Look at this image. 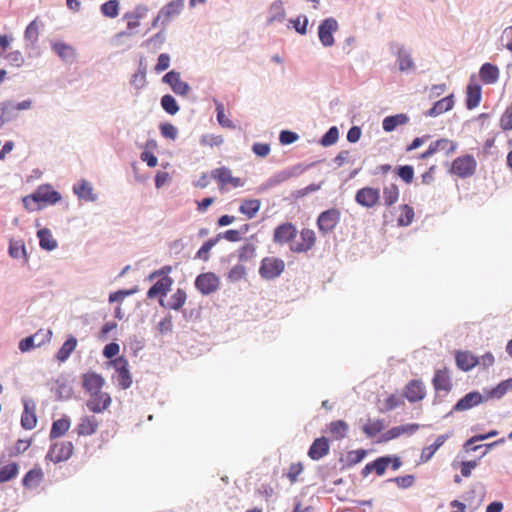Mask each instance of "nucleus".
Wrapping results in <instances>:
<instances>
[{
  "label": "nucleus",
  "instance_id": "obj_1",
  "mask_svg": "<svg viewBox=\"0 0 512 512\" xmlns=\"http://www.w3.org/2000/svg\"><path fill=\"white\" fill-rule=\"evenodd\" d=\"M388 48L389 52L396 58L400 72L408 73L416 69L410 48H407L403 43L398 41H391L388 44Z\"/></svg>",
  "mask_w": 512,
  "mask_h": 512
},
{
  "label": "nucleus",
  "instance_id": "obj_2",
  "mask_svg": "<svg viewBox=\"0 0 512 512\" xmlns=\"http://www.w3.org/2000/svg\"><path fill=\"white\" fill-rule=\"evenodd\" d=\"M341 219V213L337 208H330L318 215L317 228L319 232L326 236L333 232Z\"/></svg>",
  "mask_w": 512,
  "mask_h": 512
},
{
  "label": "nucleus",
  "instance_id": "obj_3",
  "mask_svg": "<svg viewBox=\"0 0 512 512\" xmlns=\"http://www.w3.org/2000/svg\"><path fill=\"white\" fill-rule=\"evenodd\" d=\"M477 167V162L472 155H464L457 157L452 165L450 172L457 175L460 178H468L472 176Z\"/></svg>",
  "mask_w": 512,
  "mask_h": 512
},
{
  "label": "nucleus",
  "instance_id": "obj_4",
  "mask_svg": "<svg viewBox=\"0 0 512 512\" xmlns=\"http://www.w3.org/2000/svg\"><path fill=\"white\" fill-rule=\"evenodd\" d=\"M432 384L436 392L434 402H440L442 400L441 398L447 395L452 389L449 371L446 368L436 370Z\"/></svg>",
  "mask_w": 512,
  "mask_h": 512
},
{
  "label": "nucleus",
  "instance_id": "obj_5",
  "mask_svg": "<svg viewBox=\"0 0 512 512\" xmlns=\"http://www.w3.org/2000/svg\"><path fill=\"white\" fill-rule=\"evenodd\" d=\"M285 264L282 259L275 257H266L261 261L259 274L266 280H272L280 276L284 271Z\"/></svg>",
  "mask_w": 512,
  "mask_h": 512
},
{
  "label": "nucleus",
  "instance_id": "obj_6",
  "mask_svg": "<svg viewBox=\"0 0 512 512\" xmlns=\"http://www.w3.org/2000/svg\"><path fill=\"white\" fill-rule=\"evenodd\" d=\"M484 401H486V398L480 392L471 391L456 402L452 410L445 416V418H447L454 412H463L470 410L478 406L479 404L483 403Z\"/></svg>",
  "mask_w": 512,
  "mask_h": 512
},
{
  "label": "nucleus",
  "instance_id": "obj_7",
  "mask_svg": "<svg viewBox=\"0 0 512 512\" xmlns=\"http://www.w3.org/2000/svg\"><path fill=\"white\" fill-rule=\"evenodd\" d=\"M338 30V22L335 18L329 17L324 19L318 27V37L324 47L334 45L333 33Z\"/></svg>",
  "mask_w": 512,
  "mask_h": 512
},
{
  "label": "nucleus",
  "instance_id": "obj_8",
  "mask_svg": "<svg viewBox=\"0 0 512 512\" xmlns=\"http://www.w3.org/2000/svg\"><path fill=\"white\" fill-rule=\"evenodd\" d=\"M162 82L169 85L171 90L178 96H186L191 87L187 82L181 80V74L178 71L171 70L162 77Z\"/></svg>",
  "mask_w": 512,
  "mask_h": 512
},
{
  "label": "nucleus",
  "instance_id": "obj_9",
  "mask_svg": "<svg viewBox=\"0 0 512 512\" xmlns=\"http://www.w3.org/2000/svg\"><path fill=\"white\" fill-rule=\"evenodd\" d=\"M112 365L117 372L118 386L123 390L130 388L132 385V376L129 371L128 361L124 357H118L112 361Z\"/></svg>",
  "mask_w": 512,
  "mask_h": 512
},
{
  "label": "nucleus",
  "instance_id": "obj_10",
  "mask_svg": "<svg viewBox=\"0 0 512 512\" xmlns=\"http://www.w3.org/2000/svg\"><path fill=\"white\" fill-rule=\"evenodd\" d=\"M219 278L212 272L202 273L195 279V287L203 295H209L219 288Z\"/></svg>",
  "mask_w": 512,
  "mask_h": 512
},
{
  "label": "nucleus",
  "instance_id": "obj_11",
  "mask_svg": "<svg viewBox=\"0 0 512 512\" xmlns=\"http://www.w3.org/2000/svg\"><path fill=\"white\" fill-rule=\"evenodd\" d=\"M74 446L70 441H63L51 445L47 457L54 463L67 461L73 454Z\"/></svg>",
  "mask_w": 512,
  "mask_h": 512
},
{
  "label": "nucleus",
  "instance_id": "obj_12",
  "mask_svg": "<svg viewBox=\"0 0 512 512\" xmlns=\"http://www.w3.org/2000/svg\"><path fill=\"white\" fill-rule=\"evenodd\" d=\"M380 200V190L373 187H363L355 194V201L364 208L374 207Z\"/></svg>",
  "mask_w": 512,
  "mask_h": 512
},
{
  "label": "nucleus",
  "instance_id": "obj_13",
  "mask_svg": "<svg viewBox=\"0 0 512 512\" xmlns=\"http://www.w3.org/2000/svg\"><path fill=\"white\" fill-rule=\"evenodd\" d=\"M24 410L21 415V426L25 430H32L37 424L36 404L31 398L22 399Z\"/></svg>",
  "mask_w": 512,
  "mask_h": 512
},
{
  "label": "nucleus",
  "instance_id": "obj_14",
  "mask_svg": "<svg viewBox=\"0 0 512 512\" xmlns=\"http://www.w3.org/2000/svg\"><path fill=\"white\" fill-rule=\"evenodd\" d=\"M61 198V194L54 190L49 184L40 185L33 193V199L37 200L38 204L43 202L45 204L55 205Z\"/></svg>",
  "mask_w": 512,
  "mask_h": 512
},
{
  "label": "nucleus",
  "instance_id": "obj_15",
  "mask_svg": "<svg viewBox=\"0 0 512 512\" xmlns=\"http://www.w3.org/2000/svg\"><path fill=\"white\" fill-rule=\"evenodd\" d=\"M485 495V486L481 482H477L473 484L467 492H465L463 498L470 506H472V511H474L482 504Z\"/></svg>",
  "mask_w": 512,
  "mask_h": 512
},
{
  "label": "nucleus",
  "instance_id": "obj_16",
  "mask_svg": "<svg viewBox=\"0 0 512 512\" xmlns=\"http://www.w3.org/2000/svg\"><path fill=\"white\" fill-rule=\"evenodd\" d=\"M300 240L291 244L290 249L295 253H303L310 250L316 241L315 232L311 229L305 228L300 232Z\"/></svg>",
  "mask_w": 512,
  "mask_h": 512
},
{
  "label": "nucleus",
  "instance_id": "obj_17",
  "mask_svg": "<svg viewBox=\"0 0 512 512\" xmlns=\"http://www.w3.org/2000/svg\"><path fill=\"white\" fill-rule=\"evenodd\" d=\"M104 384V378L96 372H87L82 376L83 389L89 394L101 392Z\"/></svg>",
  "mask_w": 512,
  "mask_h": 512
},
{
  "label": "nucleus",
  "instance_id": "obj_18",
  "mask_svg": "<svg viewBox=\"0 0 512 512\" xmlns=\"http://www.w3.org/2000/svg\"><path fill=\"white\" fill-rule=\"evenodd\" d=\"M111 404V397L106 392L90 394V399L86 401V407L93 413H101Z\"/></svg>",
  "mask_w": 512,
  "mask_h": 512
},
{
  "label": "nucleus",
  "instance_id": "obj_19",
  "mask_svg": "<svg viewBox=\"0 0 512 512\" xmlns=\"http://www.w3.org/2000/svg\"><path fill=\"white\" fill-rule=\"evenodd\" d=\"M183 8L184 0H172L165 4L158 12L163 18V27L165 28L173 18L180 15Z\"/></svg>",
  "mask_w": 512,
  "mask_h": 512
},
{
  "label": "nucleus",
  "instance_id": "obj_20",
  "mask_svg": "<svg viewBox=\"0 0 512 512\" xmlns=\"http://www.w3.org/2000/svg\"><path fill=\"white\" fill-rule=\"evenodd\" d=\"M475 75L470 77V82L466 88V108L468 110H472L476 108L481 101L482 97V89L481 86L477 83H474Z\"/></svg>",
  "mask_w": 512,
  "mask_h": 512
},
{
  "label": "nucleus",
  "instance_id": "obj_21",
  "mask_svg": "<svg viewBox=\"0 0 512 512\" xmlns=\"http://www.w3.org/2000/svg\"><path fill=\"white\" fill-rule=\"evenodd\" d=\"M297 235L296 227L289 222L282 223L274 230L273 240L279 244H285L294 239Z\"/></svg>",
  "mask_w": 512,
  "mask_h": 512
},
{
  "label": "nucleus",
  "instance_id": "obj_22",
  "mask_svg": "<svg viewBox=\"0 0 512 512\" xmlns=\"http://www.w3.org/2000/svg\"><path fill=\"white\" fill-rule=\"evenodd\" d=\"M425 395V386L420 380H411L405 386L404 396L411 403L421 401Z\"/></svg>",
  "mask_w": 512,
  "mask_h": 512
},
{
  "label": "nucleus",
  "instance_id": "obj_23",
  "mask_svg": "<svg viewBox=\"0 0 512 512\" xmlns=\"http://www.w3.org/2000/svg\"><path fill=\"white\" fill-rule=\"evenodd\" d=\"M51 48L53 52L66 63H72L76 59V49L70 44L61 41H53L51 42Z\"/></svg>",
  "mask_w": 512,
  "mask_h": 512
},
{
  "label": "nucleus",
  "instance_id": "obj_24",
  "mask_svg": "<svg viewBox=\"0 0 512 512\" xmlns=\"http://www.w3.org/2000/svg\"><path fill=\"white\" fill-rule=\"evenodd\" d=\"M73 193L80 200H85L88 202H95L98 199V195L94 193L92 184L85 179H82L73 185Z\"/></svg>",
  "mask_w": 512,
  "mask_h": 512
},
{
  "label": "nucleus",
  "instance_id": "obj_25",
  "mask_svg": "<svg viewBox=\"0 0 512 512\" xmlns=\"http://www.w3.org/2000/svg\"><path fill=\"white\" fill-rule=\"evenodd\" d=\"M329 448V441L326 437L317 438L311 444L308 456L312 460H320L329 453Z\"/></svg>",
  "mask_w": 512,
  "mask_h": 512
},
{
  "label": "nucleus",
  "instance_id": "obj_26",
  "mask_svg": "<svg viewBox=\"0 0 512 512\" xmlns=\"http://www.w3.org/2000/svg\"><path fill=\"white\" fill-rule=\"evenodd\" d=\"M454 106V95L450 94L438 101H436L433 106L425 112V115L428 117H436L439 116L449 110H451Z\"/></svg>",
  "mask_w": 512,
  "mask_h": 512
},
{
  "label": "nucleus",
  "instance_id": "obj_27",
  "mask_svg": "<svg viewBox=\"0 0 512 512\" xmlns=\"http://www.w3.org/2000/svg\"><path fill=\"white\" fill-rule=\"evenodd\" d=\"M173 284V280L169 276L161 277L157 282H155L147 291V297L152 299L157 296H165L167 292L170 290Z\"/></svg>",
  "mask_w": 512,
  "mask_h": 512
},
{
  "label": "nucleus",
  "instance_id": "obj_28",
  "mask_svg": "<svg viewBox=\"0 0 512 512\" xmlns=\"http://www.w3.org/2000/svg\"><path fill=\"white\" fill-rule=\"evenodd\" d=\"M286 17V11L282 0H275L268 9L267 25L275 22L282 23Z\"/></svg>",
  "mask_w": 512,
  "mask_h": 512
},
{
  "label": "nucleus",
  "instance_id": "obj_29",
  "mask_svg": "<svg viewBox=\"0 0 512 512\" xmlns=\"http://www.w3.org/2000/svg\"><path fill=\"white\" fill-rule=\"evenodd\" d=\"M186 299V292L183 289L178 288L177 291L170 296L167 302H165L163 299H160L159 304L164 308L178 311L183 307Z\"/></svg>",
  "mask_w": 512,
  "mask_h": 512
},
{
  "label": "nucleus",
  "instance_id": "obj_30",
  "mask_svg": "<svg viewBox=\"0 0 512 512\" xmlns=\"http://www.w3.org/2000/svg\"><path fill=\"white\" fill-rule=\"evenodd\" d=\"M98 425L95 416H84L77 425V433L79 436H90L97 431Z\"/></svg>",
  "mask_w": 512,
  "mask_h": 512
},
{
  "label": "nucleus",
  "instance_id": "obj_31",
  "mask_svg": "<svg viewBox=\"0 0 512 512\" xmlns=\"http://www.w3.org/2000/svg\"><path fill=\"white\" fill-rule=\"evenodd\" d=\"M450 436L451 433L439 435L433 444L423 448L420 456L421 462H428L436 453V451L450 438Z\"/></svg>",
  "mask_w": 512,
  "mask_h": 512
},
{
  "label": "nucleus",
  "instance_id": "obj_32",
  "mask_svg": "<svg viewBox=\"0 0 512 512\" xmlns=\"http://www.w3.org/2000/svg\"><path fill=\"white\" fill-rule=\"evenodd\" d=\"M456 364L462 371H469L478 365V357L467 351H460L456 354Z\"/></svg>",
  "mask_w": 512,
  "mask_h": 512
},
{
  "label": "nucleus",
  "instance_id": "obj_33",
  "mask_svg": "<svg viewBox=\"0 0 512 512\" xmlns=\"http://www.w3.org/2000/svg\"><path fill=\"white\" fill-rule=\"evenodd\" d=\"M479 77L485 84H494L499 79V69L491 63H484L480 67Z\"/></svg>",
  "mask_w": 512,
  "mask_h": 512
},
{
  "label": "nucleus",
  "instance_id": "obj_34",
  "mask_svg": "<svg viewBox=\"0 0 512 512\" xmlns=\"http://www.w3.org/2000/svg\"><path fill=\"white\" fill-rule=\"evenodd\" d=\"M409 122V117L404 114H395L391 116H387L382 121V128L385 132H392L394 131L397 126L399 125H405Z\"/></svg>",
  "mask_w": 512,
  "mask_h": 512
},
{
  "label": "nucleus",
  "instance_id": "obj_35",
  "mask_svg": "<svg viewBox=\"0 0 512 512\" xmlns=\"http://www.w3.org/2000/svg\"><path fill=\"white\" fill-rule=\"evenodd\" d=\"M39 245L43 250L53 251L57 248L58 243L53 238L51 231L48 228H42L37 231Z\"/></svg>",
  "mask_w": 512,
  "mask_h": 512
},
{
  "label": "nucleus",
  "instance_id": "obj_36",
  "mask_svg": "<svg viewBox=\"0 0 512 512\" xmlns=\"http://www.w3.org/2000/svg\"><path fill=\"white\" fill-rule=\"evenodd\" d=\"M71 421L68 416H63L62 418L55 420L52 423V427L49 433L50 439H56L63 436L70 428Z\"/></svg>",
  "mask_w": 512,
  "mask_h": 512
},
{
  "label": "nucleus",
  "instance_id": "obj_37",
  "mask_svg": "<svg viewBox=\"0 0 512 512\" xmlns=\"http://www.w3.org/2000/svg\"><path fill=\"white\" fill-rule=\"evenodd\" d=\"M77 339L74 336H69L66 341L62 344L60 349L56 353V359L59 362H65L68 360L72 352L77 346Z\"/></svg>",
  "mask_w": 512,
  "mask_h": 512
},
{
  "label": "nucleus",
  "instance_id": "obj_38",
  "mask_svg": "<svg viewBox=\"0 0 512 512\" xmlns=\"http://www.w3.org/2000/svg\"><path fill=\"white\" fill-rule=\"evenodd\" d=\"M44 474L41 468L29 470L22 479V484L26 488H35L43 480Z\"/></svg>",
  "mask_w": 512,
  "mask_h": 512
},
{
  "label": "nucleus",
  "instance_id": "obj_39",
  "mask_svg": "<svg viewBox=\"0 0 512 512\" xmlns=\"http://www.w3.org/2000/svg\"><path fill=\"white\" fill-rule=\"evenodd\" d=\"M166 41L165 28L163 27L159 32H157L152 37L148 38L146 41L142 43V46L146 47L148 50L152 52H156L160 50L163 44Z\"/></svg>",
  "mask_w": 512,
  "mask_h": 512
},
{
  "label": "nucleus",
  "instance_id": "obj_40",
  "mask_svg": "<svg viewBox=\"0 0 512 512\" xmlns=\"http://www.w3.org/2000/svg\"><path fill=\"white\" fill-rule=\"evenodd\" d=\"M39 37V26L37 20L31 21L25 29L24 40L26 42V48H34Z\"/></svg>",
  "mask_w": 512,
  "mask_h": 512
},
{
  "label": "nucleus",
  "instance_id": "obj_41",
  "mask_svg": "<svg viewBox=\"0 0 512 512\" xmlns=\"http://www.w3.org/2000/svg\"><path fill=\"white\" fill-rule=\"evenodd\" d=\"M505 443V438H500L492 443H488V444H480V445H476L473 444L471 445L470 447H463V450L466 452V453H471V452H476V451H479V450H482L480 456L478 457V459L480 460L481 458H483L492 448L498 446V445H501Z\"/></svg>",
  "mask_w": 512,
  "mask_h": 512
},
{
  "label": "nucleus",
  "instance_id": "obj_42",
  "mask_svg": "<svg viewBox=\"0 0 512 512\" xmlns=\"http://www.w3.org/2000/svg\"><path fill=\"white\" fill-rule=\"evenodd\" d=\"M287 180H288L287 174L285 173L284 170H281V171L277 172L276 174H274L273 176H271L266 182L261 184L259 187V191L260 192L268 191L271 188L276 187V186L286 182Z\"/></svg>",
  "mask_w": 512,
  "mask_h": 512
},
{
  "label": "nucleus",
  "instance_id": "obj_43",
  "mask_svg": "<svg viewBox=\"0 0 512 512\" xmlns=\"http://www.w3.org/2000/svg\"><path fill=\"white\" fill-rule=\"evenodd\" d=\"M261 202L258 199H247L239 207V211L249 219L253 218L259 211Z\"/></svg>",
  "mask_w": 512,
  "mask_h": 512
},
{
  "label": "nucleus",
  "instance_id": "obj_44",
  "mask_svg": "<svg viewBox=\"0 0 512 512\" xmlns=\"http://www.w3.org/2000/svg\"><path fill=\"white\" fill-rule=\"evenodd\" d=\"M160 105L162 109L170 115H175L180 110L176 99L170 94H165L161 97Z\"/></svg>",
  "mask_w": 512,
  "mask_h": 512
},
{
  "label": "nucleus",
  "instance_id": "obj_45",
  "mask_svg": "<svg viewBox=\"0 0 512 512\" xmlns=\"http://www.w3.org/2000/svg\"><path fill=\"white\" fill-rule=\"evenodd\" d=\"M385 428L384 420L377 419L375 421H369L362 426V431L369 438L376 436Z\"/></svg>",
  "mask_w": 512,
  "mask_h": 512
},
{
  "label": "nucleus",
  "instance_id": "obj_46",
  "mask_svg": "<svg viewBox=\"0 0 512 512\" xmlns=\"http://www.w3.org/2000/svg\"><path fill=\"white\" fill-rule=\"evenodd\" d=\"M0 115L5 122H11L18 118V113L15 112L13 101H4L0 103Z\"/></svg>",
  "mask_w": 512,
  "mask_h": 512
},
{
  "label": "nucleus",
  "instance_id": "obj_47",
  "mask_svg": "<svg viewBox=\"0 0 512 512\" xmlns=\"http://www.w3.org/2000/svg\"><path fill=\"white\" fill-rule=\"evenodd\" d=\"M18 469V464L15 462L0 466V483H5L15 478L18 474Z\"/></svg>",
  "mask_w": 512,
  "mask_h": 512
},
{
  "label": "nucleus",
  "instance_id": "obj_48",
  "mask_svg": "<svg viewBox=\"0 0 512 512\" xmlns=\"http://www.w3.org/2000/svg\"><path fill=\"white\" fill-rule=\"evenodd\" d=\"M399 189L396 184H390L383 188V199L386 206H391L398 201Z\"/></svg>",
  "mask_w": 512,
  "mask_h": 512
},
{
  "label": "nucleus",
  "instance_id": "obj_49",
  "mask_svg": "<svg viewBox=\"0 0 512 512\" xmlns=\"http://www.w3.org/2000/svg\"><path fill=\"white\" fill-rule=\"evenodd\" d=\"M8 254L10 257L14 259H19L21 257L26 258V248L21 240H10Z\"/></svg>",
  "mask_w": 512,
  "mask_h": 512
},
{
  "label": "nucleus",
  "instance_id": "obj_50",
  "mask_svg": "<svg viewBox=\"0 0 512 512\" xmlns=\"http://www.w3.org/2000/svg\"><path fill=\"white\" fill-rule=\"evenodd\" d=\"M348 424L343 420L333 421L329 425L330 433L337 439L344 438L348 432Z\"/></svg>",
  "mask_w": 512,
  "mask_h": 512
},
{
  "label": "nucleus",
  "instance_id": "obj_51",
  "mask_svg": "<svg viewBox=\"0 0 512 512\" xmlns=\"http://www.w3.org/2000/svg\"><path fill=\"white\" fill-rule=\"evenodd\" d=\"M339 139V130L336 126L330 127L319 140L320 145L329 147L334 145Z\"/></svg>",
  "mask_w": 512,
  "mask_h": 512
},
{
  "label": "nucleus",
  "instance_id": "obj_52",
  "mask_svg": "<svg viewBox=\"0 0 512 512\" xmlns=\"http://www.w3.org/2000/svg\"><path fill=\"white\" fill-rule=\"evenodd\" d=\"M101 13L108 18H116L119 15V1L109 0L100 7Z\"/></svg>",
  "mask_w": 512,
  "mask_h": 512
},
{
  "label": "nucleus",
  "instance_id": "obj_53",
  "mask_svg": "<svg viewBox=\"0 0 512 512\" xmlns=\"http://www.w3.org/2000/svg\"><path fill=\"white\" fill-rule=\"evenodd\" d=\"M1 58L5 59L7 63L13 67L20 68L24 65L25 58L21 51L14 50L7 52Z\"/></svg>",
  "mask_w": 512,
  "mask_h": 512
},
{
  "label": "nucleus",
  "instance_id": "obj_54",
  "mask_svg": "<svg viewBox=\"0 0 512 512\" xmlns=\"http://www.w3.org/2000/svg\"><path fill=\"white\" fill-rule=\"evenodd\" d=\"M434 146L437 152L444 151L447 156L454 153L457 149V143L446 138H441L434 141Z\"/></svg>",
  "mask_w": 512,
  "mask_h": 512
},
{
  "label": "nucleus",
  "instance_id": "obj_55",
  "mask_svg": "<svg viewBox=\"0 0 512 512\" xmlns=\"http://www.w3.org/2000/svg\"><path fill=\"white\" fill-rule=\"evenodd\" d=\"M218 243V239L216 237L210 238L205 241L200 249L197 251L195 258L201 259L203 261H208L210 250Z\"/></svg>",
  "mask_w": 512,
  "mask_h": 512
},
{
  "label": "nucleus",
  "instance_id": "obj_56",
  "mask_svg": "<svg viewBox=\"0 0 512 512\" xmlns=\"http://www.w3.org/2000/svg\"><path fill=\"white\" fill-rule=\"evenodd\" d=\"M231 170L227 167H220L211 171L212 178L216 179L220 184H228L231 180Z\"/></svg>",
  "mask_w": 512,
  "mask_h": 512
},
{
  "label": "nucleus",
  "instance_id": "obj_57",
  "mask_svg": "<svg viewBox=\"0 0 512 512\" xmlns=\"http://www.w3.org/2000/svg\"><path fill=\"white\" fill-rule=\"evenodd\" d=\"M414 218V210L411 206L404 204L402 206V212L400 217L398 218L399 226H409Z\"/></svg>",
  "mask_w": 512,
  "mask_h": 512
},
{
  "label": "nucleus",
  "instance_id": "obj_58",
  "mask_svg": "<svg viewBox=\"0 0 512 512\" xmlns=\"http://www.w3.org/2000/svg\"><path fill=\"white\" fill-rule=\"evenodd\" d=\"M292 27L295 29V31L301 35L306 34L307 32V26H308V18L305 15H299L298 17L294 19L289 20Z\"/></svg>",
  "mask_w": 512,
  "mask_h": 512
},
{
  "label": "nucleus",
  "instance_id": "obj_59",
  "mask_svg": "<svg viewBox=\"0 0 512 512\" xmlns=\"http://www.w3.org/2000/svg\"><path fill=\"white\" fill-rule=\"evenodd\" d=\"M238 252L239 261L247 262L255 256V246L251 243H247L243 245Z\"/></svg>",
  "mask_w": 512,
  "mask_h": 512
},
{
  "label": "nucleus",
  "instance_id": "obj_60",
  "mask_svg": "<svg viewBox=\"0 0 512 512\" xmlns=\"http://www.w3.org/2000/svg\"><path fill=\"white\" fill-rule=\"evenodd\" d=\"M312 166V164H303L298 163L296 165H293L291 167H288L284 169L285 173L287 174L288 180L293 177H298L301 174H303L307 169H309Z\"/></svg>",
  "mask_w": 512,
  "mask_h": 512
},
{
  "label": "nucleus",
  "instance_id": "obj_61",
  "mask_svg": "<svg viewBox=\"0 0 512 512\" xmlns=\"http://www.w3.org/2000/svg\"><path fill=\"white\" fill-rule=\"evenodd\" d=\"M373 469L378 476H382L390 465V459L385 456L378 457L372 461Z\"/></svg>",
  "mask_w": 512,
  "mask_h": 512
},
{
  "label": "nucleus",
  "instance_id": "obj_62",
  "mask_svg": "<svg viewBox=\"0 0 512 512\" xmlns=\"http://www.w3.org/2000/svg\"><path fill=\"white\" fill-rule=\"evenodd\" d=\"M224 142V139L220 135L204 134L200 139V143L203 146H220Z\"/></svg>",
  "mask_w": 512,
  "mask_h": 512
},
{
  "label": "nucleus",
  "instance_id": "obj_63",
  "mask_svg": "<svg viewBox=\"0 0 512 512\" xmlns=\"http://www.w3.org/2000/svg\"><path fill=\"white\" fill-rule=\"evenodd\" d=\"M159 128L164 138L175 140L178 136V129L171 123H162Z\"/></svg>",
  "mask_w": 512,
  "mask_h": 512
},
{
  "label": "nucleus",
  "instance_id": "obj_64",
  "mask_svg": "<svg viewBox=\"0 0 512 512\" xmlns=\"http://www.w3.org/2000/svg\"><path fill=\"white\" fill-rule=\"evenodd\" d=\"M397 175L407 184L411 183L414 177V169L411 165H403L397 168Z\"/></svg>",
  "mask_w": 512,
  "mask_h": 512
}]
</instances>
